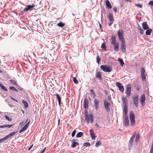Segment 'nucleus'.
<instances>
[{"label": "nucleus", "mask_w": 153, "mask_h": 153, "mask_svg": "<svg viewBox=\"0 0 153 153\" xmlns=\"http://www.w3.org/2000/svg\"><path fill=\"white\" fill-rule=\"evenodd\" d=\"M5 128L4 125L0 126V128Z\"/></svg>", "instance_id": "nucleus-61"}, {"label": "nucleus", "mask_w": 153, "mask_h": 153, "mask_svg": "<svg viewBox=\"0 0 153 153\" xmlns=\"http://www.w3.org/2000/svg\"><path fill=\"white\" fill-rule=\"evenodd\" d=\"M126 47H121V50L122 52L124 53L126 51Z\"/></svg>", "instance_id": "nucleus-45"}, {"label": "nucleus", "mask_w": 153, "mask_h": 153, "mask_svg": "<svg viewBox=\"0 0 153 153\" xmlns=\"http://www.w3.org/2000/svg\"><path fill=\"white\" fill-rule=\"evenodd\" d=\"M146 30V34L147 35H150L152 32V30L151 29L149 28Z\"/></svg>", "instance_id": "nucleus-25"}, {"label": "nucleus", "mask_w": 153, "mask_h": 153, "mask_svg": "<svg viewBox=\"0 0 153 153\" xmlns=\"http://www.w3.org/2000/svg\"><path fill=\"white\" fill-rule=\"evenodd\" d=\"M127 106H126V105H125V106H124V113L126 115V116H127L126 115L127 112Z\"/></svg>", "instance_id": "nucleus-36"}, {"label": "nucleus", "mask_w": 153, "mask_h": 153, "mask_svg": "<svg viewBox=\"0 0 153 153\" xmlns=\"http://www.w3.org/2000/svg\"><path fill=\"white\" fill-rule=\"evenodd\" d=\"M146 100L145 96L144 94H143L140 99V102L141 105L144 106L145 105V101Z\"/></svg>", "instance_id": "nucleus-8"}, {"label": "nucleus", "mask_w": 153, "mask_h": 153, "mask_svg": "<svg viewBox=\"0 0 153 153\" xmlns=\"http://www.w3.org/2000/svg\"><path fill=\"white\" fill-rule=\"evenodd\" d=\"M90 134H94L93 130V129H91L90 130Z\"/></svg>", "instance_id": "nucleus-55"}, {"label": "nucleus", "mask_w": 153, "mask_h": 153, "mask_svg": "<svg viewBox=\"0 0 153 153\" xmlns=\"http://www.w3.org/2000/svg\"><path fill=\"white\" fill-rule=\"evenodd\" d=\"M124 123L125 126L128 127L129 125V121L128 116H126L125 117Z\"/></svg>", "instance_id": "nucleus-12"}, {"label": "nucleus", "mask_w": 153, "mask_h": 153, "mask_svg": "<svg viewBox=\"0 0 153 153\" xmlns=\"http://www.w3.org/2000/svg\"><path fill=\"white\" fill-rule=\"evenodd\" d=\"M90 146V144L89 143L87 142L86 143H85L83 144V146Z\"/></svg>", "instance_id": "nucleus-43"}, {"label": "nucleus", "mask_w": 153, "mask_h": 153, "mask_svg": "<svg viewBox=\"0 0 153 153\" xmlns=\"http://www.w3.org/2000/svg\"><path fill=\"white\" fill-rule=\"evenodd\" d=\"M122 102L124 106H127V100L126 98H125L123 97L122 98Z\"/></svg>", "instance_id": "nucleus-20"}, {"label": "nucleus", "mask_w": 153, "mask_h": 153, "mask_svg": "<svg viewBox=\"0 0 153 153\" xmlns=\"http://www.w3.org/2000/svg\"><path fill=\"white\" fill-rule=\"evenodd\" d=\"M140 87H137V91H139L140 90Z\"/></svg>", "instance_id": "nucleus-64"}, {"label": "nucleus", "mask_w": 153, "mask_h": 153, "mask_svg": "<svg viewBox=\"0 0 153 153\" xmlns=\"http://www.w3.org/2000/svg\"><path fill=\"white\" fill-rule=\"evenodd\" d=\"M13 125H8L7 124L5 125H4V127L6 128H10L11 127L13 126Z\"/></svg>", "instance_id": "nucleus-49"}, {"label": "nucleus", "mask_w": 153, "mask_h": 153, "mask_svg": "<svg viewBox=\"0 0 153 153\" xmlns=\"http://www.w3.org/2000/svg\"><path fill=\"white\" fill-rule=\"evenodd\" d=\"M131 92V87L130 86H127L126 88V94L127 96L129 97L130 95Z\"/></svg>", "instance_id": "nucleus-11"}, {"label": "nucleus", "mask_w": 153, "mask_h": 153, "mask_svg": "<svg viewBox=\"0 0 153 153\" xmlns=\"http://www.w3.org/2000/svg\"><path fill=\"white\" fill-rule=\"evenodd\" d=\"M94 103L95 108L97 110L99 106V101L97 99L95 98L94 99Z\"/></svg>", "instance_id": "nucleus-9"}, {"label": "nucleus", "mask_w": 153, "mask_h": 153, "mask_svg": "<svg viewBox=\"0 0 153 153\" xmlns=\"http://www.w3.org/2000/svg\"><path fill=\"white\" fill-rule=\"evenodd\" d=\"M108 97L109 100H110L111 99V96H108Z\"/></svg>", "instance_id": "nucleus-60"}, {"label": "nucleus", "mask_w": 153, "mask_h": 153, "mask_svg": "<svg viewBox=\"0 0 153 153\" xmlns=\"http://www.w3.org/2000/svg\"><path fill=\"white\" fill-rule=\"evenodd\" d=\"M10 137L9 135H7L4 138H3V140L4 141L6 140H7Z\"/></svg>", "instance_id": "nucleus-42"}, {"label": "nucleus", "mask_w": 153, "mask_h": 153, "mask_svg": "<svg viewBox=\"0 0 153 153\" xmlns=\"http://www.w3.org/2000/svg\"><path fill=\"white\" fill-rule=\"evenodd\" d=\"M17 132H15V131L12 132V133H11L9 134V135L10 137H11L15 135L17 133Z\"/></svg>", "instance_id": "nucleus-46"}, {"label": "nucleus", "mask_w": 153, "mask_h": 153, "mask_svg": "<svg viewBox=\"0 0 153 153\" xmlns=\"http://www.w3.org/2000/svg\"><path fill=\"white\" fill-rule=\"evenodd\" d=\"M57 25L58 26L60 27H64L65 25V24L63 23H62V22H60L59 23L57 24Z\"/></svg>", "instance_id": "nucleus-30"}, {"label": "nucleus", "mask_w": 153, "mask_h": 153, "mask_svg": "<svg viewBox=\"0 0 153 153\" xmlns=\"http://www.w3.org/2000/svg\"><path fill=\"white\" fill-rule=\"evenodd\" d=\"M113 10L115 12H116L117 11V9L116 7H114L113 8Z\"/></svg>", "instance_id": "nucleus-57"}, {"label": "nucleus", "mask_w": 153, "mask_h": 153, "mask_svg": "<svg viewBox=\"0 0 153 153\" xmlns=\"http://www.w3.org/2000/svg\"><path fill=\"white\" fill-rule=\"evenodd\" d=\"M34 7V5H28L27 7L25 8L24 10V11H27L29 10H31L32 8Z\"/></svg>", "instance_id": "nucleus-14"}, {"label": "nucleus", "mask_w": 153, "mask_h": 153, "mask_svg": "<svg viewBox=\"0 0 153 153\" xmlns=\"http://www.w3.org/2000/svg\"><path fill=\"white\" fill-rule=\"evenodd\" d=\"M85 120L88 124L89 123V120H91V123H93V115L91 114H90L89 117L88 114V112L87 110L85 111Z\"/></svg>", "instance_id": "nucleus-1"}, {"label": "nucleus", "mask_w": 153, "mask_h": 153, "mask_svg": "<svg viewBox=\"0 0 153 153\" xmlns=\"http://www.w3.org/2000/svg\"><path fill=\"white\" fill-rule=\"evenodd\" d=\"M114 50L116 51H118L119 47V43L118 42L114 44Z\"/></svg>", "instance_id": "nucleus-17"}, {"label": "nucleus", "mask_w": 153, "mask_h": 153, "mask_svg": "<svg viewBox=\"0 0 153 153\" xmlns=\"http://www.w3.org/2000/svg\"><path fill=\"white\" fill-rule=\"evenodd\" d=\"M138 29L140 31V33L141 34H143V33L144 31L142 29L141 27L139 25L138 26Z\"/></svg>", "instance_id": "nucleus-29"}, {"label": "nucleus", "mask_w": 153, "mask_h": 153, "mask_svg": "<svg viewBox=\"0 0 153 153\" xmlns=\"http://www.w3.org/2000/svg\"><path fill=\"white\" fill-rule=\"evenodd\" d=\"M56 98L58 100L59 105L60 106L61 103V98L60 96L57 94H56Z\"/></svg>", "instance_id": "nucleus-21"}, {"label": "nucleus", "mask_w": 153, "mask_h": 153, "mask_svg": "<svg viewBox=\"0 0 153 153\" xmlns=\"http://www.w3.org/2000/svg\"><path fill=\"white\" fill-rule=\"evenodd\" d=\"M132 99L134 105L136 107H138L139 101L138 95L137 94L134 95V97H132Z\"/></svg>", "instance_id": "nucleus-4"}, {"label": "nucleus", "mask_w": 153, "mask_h": 153, "mask_svg": "<svg viewBox=\"0 0 153 153\" xmlns=\"http://www.w3.org/2000/svg\"><path fill=\"white\" fill-rule=\"evenodd\" d=\"M90 93L93 95V96H92L93 97V98H95V97L96 95L95 94V93L94 91V90H91L90 91Z\"/></svg>", "instance_id": "nucleus-33"}, {"label": "nucleus", "mask_w": 153, "mask_h": 153, "mask_svg": "<svg viewBox=\"0 0 153 153\" xmlns=\"http://www.w3.org/2000/svg\"><path fill=\"white\" fill-rule=\"evenodd\" d=\"M76 133V130H75L72 132V133L71 134V136L72 137H73L75 136Z\"/></svg>", "instance_id": "nucleus-50"}, {"label": "nucleus", "mask_w": 153, "mask_h": 153, "mask_svg": "<svg viewBox=\"0 0 153 153\" xmlns=\"http://www.w3.org/2000/svg\"><path fill=\"white\" fill-rule=\"evenodd\" d=\"M108 18L110 21H112L113 22L114 21V19L113 18V15L111 13H109L108 14Z\"/></svg>", "instance_id": "nucleus-22"}, {"label": "nucleus", "mask_w": 153, "mask_h": 153, "mask_svg": "<svg viewBox=\"0 0 153 153\" xmlns=\"http://www.w3.org/2000/svg\"><path fill=\"white\" fill-rule=\"evenodd\" d=\"M5 119L8 120L9 121H12V119L11 117H8L7 115H5Z\"/></svg>", "instance_id": "nucleus-34"}, {"label": "nucleus", "mask_w": 153, "mask_h": 153, "mask_svg": "<svg viewBox=\"0 0 153 153\" xmlns=\"http://www.w3.org/2000/svg\"><path fill=\"white\" fill-rule=\"evenodd\" d=\"M126 44L124 41V40H123L121 41V47H126Z\"/></svg>", "instance_id": "nucleus-32"}, {"label": "nucleus", "mask_w": 153, "mask_h": 153, "mask_svg": "<svg viewBox=\"0 0 153 153\" xmlns=\"http://www.w3.org/2000/svg\"><path fill=\"white\" fill-rule=\"evenodd\" d=\"M96 59H97V63L99 64L100 63V62L101 60L100 58L99 57V56L97 55L96 57Z\"/></svg>", "instance_id": "nucleus-35"}, {"label": "nucleus", "mask_w": 153, "mask_h": 153, "mask_svg": "<svg viewBox=\"0 0 153 153\" xmlns=\"http://www.w3.org/2000/svg\"><path fill=\"white\" fill-rule=\"evenodd\" d=\"M149 4L150 6H153V1H151L149 2Z\"/></svg>", "instance_id": "nucleus-53"}, {"label": "nucleus", "mask_w": 153, "mask_h": 153, "mask_svg": "<svg viewBox=\"0 0 153 153\" xmlns=\"http://www.w3.org/2000/svg\"><path fill=\"white\" fill-rule=\"evenodd\" d=\"M11 98L12 100H14L17 102V101L15 99H14L12 97H11Z\"/></svg>", "instance_id": "nucleus-63"}, {"label": "nucleus", "mask_w": 153, "mask_h": 153, "mask_svg": "<svg viewBox=\"0 0 153 153\" xmlns=\"http://www.w3.org/2000/svg\"><path fill=\"white\" fill-rule=\"evenodd\" d=\"M46 149V147H45L43 149L41 152V153H43L45 152Z\"/></svg>", "instance_id": "nucleus-58"}, {"label": "nucleus", "mask_w": 153, "mask_h": 153, "mask_svg": "<svg viewBox=\"0 0 153 153\" xmlns=\"http://www.w3.org/2000/svg\"><path fill=\"white\" fill-rule=\"evenodd\" d=\"M145 70L144 68H142L141 70V75H145Z\"/></svg>", "instance_id": "nucleus-38"}, {"label": "nucleus", "mask_w": 153, "mask_h": 153, "mask_svg": "<svg viewBox=\"0 0 153 153\" xmlns=\"http://www.w3.org/2000/svg\"><path fill=\"white\" fill-rule=\"evenodd\" d=\"M73 82H74L76 84H77L78 83V81L77 80L76 77H74L73 78Z\"/></svg>", "instance_id": "nucleus-37"}, {"label": "nucleus", "mask_w": 153, "mask_h": 153, "mask_svg": "<svg viewBox=\"0 0 153 153\" xmlns=\"http://www.w3.org/2000/svg\"><path fill=\"white\" fill-rule=\"evenodd\" d=\"M75 139H74L72 140V143L71 144V146L72 148H75L76 146L79 145V144L78 143L75 141Z\"/></svg>", "instance_id": "nucleus-10"}, {"label": "nucleus", "mask_w": 153, "mask_h": 153, "mask_svg": "<svg viewBox=\"0 0 153 153\" xmlns=\"http://www.w3.org/2000/svg\"><path fill=\"white\" fill-rule=\"evenodd\" d=\"M116 86L119 88V90L121 92H123L124 88L123 85L120 82H117L116 83Z\"/></svg>", "instance_id": "nucleus-7"}, {"label": "nucleus", "mask_w": 153, "mask_h": 153, "mask_svg": "<svg viewBox=\"0 0 153 153\" xmlns=\"http://www.w3.org/2000/svg\"><path fill=\"white\" fill-rule=\"evenodd\" d=\"M150 153H153V143H152Z\"/></svg>", "instance_id": "nucleus-52"}, {"label": "nucleus", "mask_w": 153, "mask_h": 153, "mask_svg": "<svg viewBox=\"0 0 153 153\" xmlns=\"http://www.w3.org/2000/svg\"><path fill=\"white\" fill-rule=\"evenodd\" d=\"M118 61L120 63V65L121 66H123V65L124 64V63L123 62V60L119 58H118Z\"/></svg>", "instance_id": "nucleus-28"}, {"label": "nucleus", "mask_w": 153, "mask_h": 153, "mask_svg": "<svg viewBox=\"0 0 153 153\" xmlns=\"http://www.w3.org/2000/svg\"><path fill=\"white\" fill-rule=\"evenodd\" d=\"M10 82L14 85H16V82L13 80H11L10 81Z\"/></svg>", "instance_id": "nucleus-41"}, {"label": "nucleus", "mask_w": 153, "mask_h": 153, "mask_svg": "<svg viewBox=\"0 0 153 153\" xmlns=\"http://www.w3.org/2000/svg\"><path fill=\"white\" fill-rule=\"evenodd\" d=\"M129 116L130 120V123L131 126L133 125L134 123L135 117L133 111H131L130 112Z\"/></svg>", "instance_id": "nucleus-3"}, {"label": "nucleus", "mask_w": 153, "mask_h": 153, "mask_svg": "<svg viewBox=\"0 0 153 153\" xmlns=\"http://www.w3.org/2000/svg\"><path fill=\"white\" fill-rule=\"evenodd\" d=\"M135 5L137 7L140 8H141L142 7V5L141 4H135Z\"/></svg>", "instance_id": "nucleus-51"}, {"label": "nucleus", "mask_w": 153, "mask_h": 153, "mask_svg": "<svg viewBox=\"0 0 153 153\" xmlns=\"http://www.w3.org/2000/svg\"><path fill=\"white\" fill-rule=\"evenodd\" d=\"M33 146V145H32L28 149V150H30L32 148Z\"/></svg>", "instance_id": "nucleus-62"}, {"label": "nucleus", "mask_w": 153, "mask_h": 153, "mask_svg": "<svg viewBox=\"0 0 153 153\" xmlns=\"http://www.w3.org/2000/svg\"><path fill=\"white\" fill-rule=\"evenodd\" d=\"M134 140V139L131 138L129 140L128 145V148L129 149L131 148L133 144Z\"/></svg>", "instance_id": "nucleus-18"}, {"label": "nucleus", "mask_w": 153, "mask_h": 153, "mask_svg": "<svg viewBox=\"0 0 153 153\" xmlns=\"http://www.w3.org/2000/svg\"><path fill=\"white\" fill-rule=\"evenodd\" d=\"M83 135V133L82 132H79L76 135V137H82Z\"/></svg>", "instance_id": "nucleus-27"}, {"label": "nucleus", "mask_w": 153, "mask_h": 153, "mask_svg": "<svg viewBox=\"0 0 153 153\" xmlns=\"http://www.w3.org/2000/svg\"><path fill=\"white\" fill-rule=\"evenodd\" d=\"M142 26L143 29L144 30H146L149 28V27L146 22H145L142 24Z\"/></svg>", "instance_id": "nucleus-15"}, {"label": "nucleus", "mask_w": 153, "mask_h": 153, "mask_svg": "<svg viewBox=\"0 0 153 153\" xmlns=\"http://www.w3.org/2000/svg\"><path fill=\"white\" fill-rule=\"evenodd\" d=\"M0 86L1 88L4 90L6 91H7V88L3 84H1L0 85Z\"/></svg>", "instance_id": "nucleus-31"}, {"label": "nucleus", "mask_w": 153, "mask_h": 153, "mask_svg": "<svg viewBox=\"0 0 153 153\" xmlns=\"http://www.w3.org/2000/svg\"><path fill=\"white\" fill-rule=\"evenodd\" d=\"M113 22L112 21H110V23H108V24L109 26H111V24L113 23Z\"/></svg>", "instance_id": "nucleus-56"}, {"label": "nucleus", "mask_w": 153, "mask_h": 153, "mask_svg": "<svg viewBox=\"0 0 153 153\" xmlns=\"http://www.w3.org/2000/svg\"><path fill=\"white\" fill-rule=\"evenodd\" d=\"M117 34L119 38L120 41H122L123 40H124L123 38V33L121 32L120 31L118 32Z\"/></svg>", "instance_id": "nucleus-13"}, {"label": "nucleus", "mask_w": 153, "mask_h": 153, "mask_svg": "<svg viewBox=\"0 0 153 153\" xmlns=\"http://www.w3.org/2000/svg\"><path fill=\"white\" fill-rule=\"evenodd\" d=\"M88 102L87 99H85L84 100V107L85 108H88Z\"/></svg>", "instance_id": "nucleus-16"}, {"label": "nucleus", "mask_w": 153, "mask_h": 153, "mask_svg": "<svg viewBox=\"0 0 153 153\" xmlns=\"http://www.w3.org/2000/svg\"><path fill=\"white\" fill-rule=\"evenodd\" d=\"M101 142L100 141H97L95 145L97 147H99L101 144Z\"/></svg>", "instance_id": "nucleus-44"}, {"label": "nucleus", "mask_w": 153, "mask_h": 153, "mask_svg": "<svg viewBox=\"0 0 153 153\" xmlns=\"http://www.w3.org/2000/svg\"><path fill=\"white\" fill-rule=\"evenodd\" d=\"M141 77L142 78V80L143 81L144 80H146V77L145 75H141Z\"/></svg>", "instance_id": "nucleus-48"}, {"label": "nucleus", "mask_w": 153, "mask_h": 153, "mask_svg": "<svg viewBox=\"0 0 153 153\" xmlns=\"http://www.w3.org/2000/svg\"><path fill=\"white\" fill-rule=\"evenodd\" d=\"M139 137H140V134H137L136 135V137L135 139V141L136 142H137V141L139 140Z\"/></svg>", "instance_id": "nucleus-40"}, {"label": "nucleus", "mask_w": 153, "mask_h": 153, "mask_svg": "<svg viewBox=\"0 0 153 153\" xmlns=\"http://www.w3.org/2000/svg\"><path fill=\"white\" fill-rule=\"evenodd\" d=\"M105 4L107 8L108 9H111V4L108 0H106Z\"/></svg>", "instance_id": "nucleus-19"}, {"label": "nucleus", "mask_w": 153, "mask_h": 153, "mask_svg": "<svg viewBox=\"0 0 153 153\" xmlns=\"http://www.w3.org/2000/svg\"><path fill=\"white\" fill-rule=\"evenodd\" d=\"M26 124L19 131V133L24 131L27 129L30 123V121L29 120L28 121V119H27L26 121Z\"/></svg>", "instance_id": "nucleus-6"}, {"label": "nucleus", "mask_w": 153, "mask_h": 153, "mask_svg": "<svg viewBox=\"0 0 153 153\" xmlns=\"http://www.w3.org/2000/svg\"><path fill=\"white\" fill-rule=\"evenodd\" d=\"M101 48L102 49H103L104 50H106V46L104 43H103L102 44Z\"/></svg>", "instance_id": "nucleus-39"}, {"label": "nucleus", "mask_w": 153, "mask_h": 153, "mask_svg": "<svg viewBox=\"0 0 153 153\" xmlns=\"http://www.w3.org/2000/svg\"><path fill=\"white\" fill-rule=\"evenodd\" d=\"M103 102L105 109L107 112H109L110 111L109 106L111 105L107 101L105 100H103Z\"/></svg>", "instance_id": "nucleus-5"}, {"label": "nucleus", "mask_w": 153, "mask_h": 153, "mask_svg": "<svg viewBox=\"0 0 153 153\" xmlns=\"http://www.w3.org/2000/svg\"><path fill=\"white\" fill-rule=\"evenodd\" d=\"M135 134H134L132 136L131 138L134 139L135 137Z\"/></svg>", "instance_id": "nucleus-59"}, {"label": "nucleus", "mask_w": 153, "mask_h": 153, "mask_svg": "<svg viewBox=\"0 0 153 153\" xmlns=\"http://www.w3.org/2000/svg\"><path fill=\"white\" fill-rule=\"evenodd\" d=\"M22 103L23 104L25 105V108H27L28 106V104L27 102L24 100H22Z\"/></svg>", "instance_id": "nucleus-26"}, {"label": "nucleus", "mask_w": 153, "mask_h": 153, "mask_svg": "<svg viewBox=\"0 0 153 153\" xmlns=\"http://www.w3.org/2000/svg\"><path fill=\"white\" fill-rule=\"evenodd\" d=\"M91 137L92 139H95L96 137V136L94 135V134H90Z\"/></svg>", "instance_id": "nucleus-47"}, {"label": "nucleus", "mask_w": 153, "mask_h": 153, "mask_svg": "<svg viewBox=\"0 0 153 153\" xmlns=\"http://www.w3.org/2000/svg\"><path fill=\"white\" fill-rule=\"evenodd\" d=\"M96 77L97 78H99L100 80L102 79L101 74L100 72H97L96 75Z\"/></svg>", "instance_id": "nucleus-24"}, {"label": "nucleus", "mask_w": 153, "mask_h": 153, "mask_svg": "<svg viewBox=\"0 0 153 153\" xmlns=\"http://www.w3.org/2000/svg\"><path fill=\"white\" fill-rule=\"evenodd\" d=\"M111 44H114L116 43V38L114 36H111Z\"/></svg>", "instance_id": "nucleus-23"}, {"label": "nucleus", "mask_w": 153, "mask_h": 153, "mask_svg": "<svg viewBox=\"0 0 153 153\" xmlns=\"http://www.w3.org/2000/svg\"><path fill=\"white\" fill-rule=\"evenodd\" d=\"M100 68L103 71L106 72H110L112 71L111 67L107 65H101Z\"/></svg>", "instance_id": "nucleus-2"}, {"label": "nucleus", "mask_w": 153, "mask_h": 153, "mask_svg": "<svg viewBox=\"0 0 153 153\" xmlns=\"http://www.w3.org/2000/svg\"><path fill=\"white\" fill-rule=\"evenodd\" d=\"M10 88L11 90H13V91L15 90H16L15 88L14 87H13V86L10 87Z\"/></svg>", "instance_id": "nucleus-54"}]
</instances>
